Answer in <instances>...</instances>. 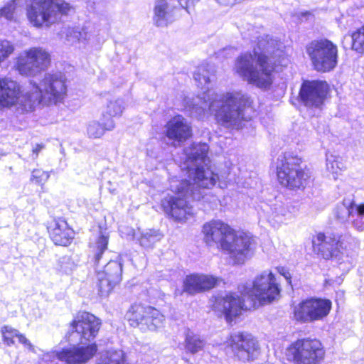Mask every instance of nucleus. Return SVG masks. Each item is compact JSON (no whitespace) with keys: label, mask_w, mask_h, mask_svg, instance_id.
I'll return each mask as SVG.
<instances>
[{"label":"nucleus","mask_w":364,"mask_h":364,"mask_svg":"<svg viewBox=\"0 0 364 364\" xmlns=\"http://www.w3.org/2000/svg\"><path fill=\"white\" fill-rule=\"evenodd\" d=\"M353 224L355 226V228H357L358 230H364V221H362V220H354L353 221Z\"/></svg>","instance_id":"41"},{"label":"nucleus","mask_w":364,"mask_h":364,"mask_svg":"<svg viewBox=\"0 0 364 364\" xmlns=\"http://www.w3.org/2000/svg\"><path fill=\"white\" fill-rule=\"evenodd\" d=\"M70 9L69 4L64 0H33L27 9V16L34 26H49Z\"/></svg>","instance_id":"8"},{"label":"nucleus","mask_w":364,"mask_h":364,"mask_svg":"<svg viewBox=\"0 0 364 364\" xmlns=\"http://www.w3.org/2000/svg\"><path fill=\"white\" fill-rule=\"evenodd\" d=\"M256 247L257 242L252 235L246 232L238 235L235 230V235L230 239L231 250H225V253L230 254L235 259L243 262L254 255Z\"/></svg>","instance_id":"21"},{"label":"nucleus","mask_w":364,"mask_h":364,"mask_svg":"<svg viewBox=\"0 0 364 364\" xmlns=\"http://www.w3.org/2000/svg\"><path fill=\"white\" fill-rule=\"evenodd\" d=\"M232 116L233 115H228V114L223 115V122H225V123H228V122L229 121V119H231Z\"/></svg>","instance_id":"44"},{"label":"nucleus","mask_w":364,"mask_h":364,"mask_svg":"<svg viewBox=\"0 0 364 364\" xmlns=\"http://www.w3.org/2000/svg\"><path fill=\"white\" fill-rule=\"evenodd\" d=\"M173 9L166 0H157L154 7V21L156 26L163 27L172 21Z\"/></svg>","instance_id":"27"},{"label":"nucleus","mask_w":364,"mask_h":364,"mask_svg":"<svg viewBox=\"0 0 364 364\" xmlns=\"http://www.w3.org/2000/svg\"><path fill=\"white\" fill-rule=\"evenodd\" d=\"M124 318L129 326L141 332H158L164 327L166 317L153 306L134 302L128 308Z\"/></svg>","instance_id":"7"},{"label":"nucleus","mask_w":364,"mask_h":364,"mask_svg":"<svg viewBox=\"0 0 364 364\" xmlns=\"http://www.w3.org/2000/svg\"><path fill=\"white\" fill-rule=\"evenodd\" d=\"M306 53L314 69L318 72H330L337 66L338 46L326 38L311 41L306 47Z\"/></svg>","instance_id":"10"},{"label":"nucleus","mask_w":364,"mask_h":364,"mask_svg":"<svg viewBox=\"0 0 364 364\" xmlns=\"http://www.w3.org/2000/svg\"><path fill=\"white\" fill-rule=\"evenodd\" d=\"M206 342L196 333H194L190 329H188L185 333L184 347L186 352L191 354H196L203 350L205 346Z\"/></svg>","instance_id":"29"},{"label":"nucleus","mask_w":364,"mask_h":364,"mask_svg":"<svg viewBox=\"0 0 364 364\" xmlns=\"http://www.w3.org/2000/svg\"><path fill=\"white\" fill-rule=\"evenodd\" d=\"M187 191L178 189L175 196L162 199L161 208L166 215L176 222H185L193 215V208L187 200Z\"/></svg>","instance_id":"16"},{"label":"nucleus","mask_w":364,"mask_h":364,"mask_svg":"<svg viewBox=\"0 0 364 364\" xmlns=\"http://www.w3.org/2000/svg\"><path fill=\"white\" fill-rule=\"evenodd\" d=\"M97 364H127L125 356L117 350L107 351L101 355Z\"/></svg>","instance_id":"31"},{"label":"nucleus","mask_w":364,"mask_h":364,"mask_svg":"<svg viewBox=\"0 0 364 364\" xmlns=\"http://www.w3.org/2000/svg\"><path fill=\"white\" fill-rule=\"evenodd\" d=\"M109 236L105 234L100 235L95 242H90L89 258L95 265H99L105 252L108 248Z\"/></svg>","instance_id":"28"},{"label":"nucleus","mask_w":364,"mask_h":364,"mask_svg":"<svg viewBox=\"0 0 364 364\" xmlns=\"http://www.w3.org/2000/svg\"><path fill=\"white\" fill-rule=\"evenodd\" d=\"M21 93L19 84L10 78L0 79V109L10 108L18 101Z\"/></svg>","instance_id":"24"},{"label":"nucleus","mask_w":364,"mask_h":364,"mask_svg":"<svg viewBox=\"0 0 364 364\" xmlns=\"http://www.w3.org/2000/svg\"><path fill=\"white\" fill-rule=\"evenodd\" d=\"M45 148L43 144H36L32 149V154L34 155L35 158H37L39 152Z\"/></svg>","instance_id":"39"},{"label":"nucleus","mask_w":364,"mask_h":364,"mask_svg":"<svg viewBox=\"0 0 364 364\" xmlns=\"http://www.w3.org/2000/svg\"><path fill=\"white\" fill-rule=\"evenodd\" d=\"M286 359L293 364H321L326 356L322 341L316 338H301L291 342L286 349Z\"/></svg>","instance_id":"6"},{"label":"nucleus","mask_w":364,"mask_h":364,"mask_svg":"<svg viewBox=\"0 0 364 364\" xmlns=\"http://www.w3.org/2000/svg\"><path fill=\"white\" fill-rule=\"evenodd\" d=\"M102 320L86 310H79L68 323L65 333L68 341L75 335L80 343L48 353L43 358L46 364H87L97 353L98 346L93 341L102 327Z\"/></svg>","instance_id":"1"},{"label":"nucleus","mask_w":364,"mask_h":364,"mask_svg":"<svg viewBox=\"0 0 364 364\" xmlns=\"http://www.w3.org/2000/svg\"><path fill=\"white\" fill-rule=\"evenodd\" d=\"M224 346L235 360L243 363L255 360L260 350L257 338L245 331L230 333L224 342Z\"/></svg>","instance_id":"9"},{"label":"nucleus","mask_w":364,"mask_h":364,"mask_svg":"<svg viewBox=\"0 0 364 364\" xmlns=\"http://www.w3.org/2000/svg\"><path fill=\"white\" fill-rule=\"evenodd\" d=\"M108 107L109 108V112H113L114 114L122 113L124 110L123 102L121 100L110 102Z\"/></svg>","instance_id":"37"},{"label":"nucleus","mask_w":364,"mask_h":364,"mask_svg":"<svg viewBox=\"0 0 364 364\" xmlns=\"http://www.w3.org/2000/svg\"><path fill=\"white\" fill-rule=\"evenodd\" d=\"M328 90L326 82L304 81L301 87L299 96L304 105L309 108L321 109Z\"/></svg>","instance_id":"19"},{"label":"nucleus","mask_w":364,"mask_h":364,"mask_svg":"<svg viewBox=\"0 0 364 364\" xmlns=\"http://www.w3.org/2000/svg\"><path fill=\"white\" fill-rule=\"evenodd\" d=\"M312 251L321 259L333 260L342 255V250L345 249L343 242L335 237L328 240L323 232H316L311 238Z\"/></svg>","instance_id":"18"},{"label":"nucleus","mask_w":364,"mask_h":364,"mask_svg":"<svg viewBox=\"0 0 364 364\" xmlns=\"http://www.w3.org/2000/svg\"><path fill=\"white\" fill-rule=\"evenodd\" d=\"M352 48L360 53H364V25L352 33Z\"/></svg>","instance_id":"33"},{"label":"nucleus","mask_w":364,"mask_h":364,"mask_svg":"<svg viewBox=\"0 0 364 364\" xmlns=\"http://www.w3.org/2000/svg\"><path fill=\"white\" fill-rule=\"evenodd\" d=\"M332 309L329 299L309 297L301 301L293 309V318L299 323H313L328 316Z\"/></svg>","instance_id":"12"},{"label":"nucleus","mask_w":364,"mask_h":364,"mask_svg":"<svg viewBox=\"0 0 364 364\" xmlns=\"http://www.w3.org/2000/svg\"><path fill=\"white\" fill-rule=\"evenodd\" d=\"M246 291L248 292V299L255 301L258 308L273 301L279 296L280 287L272 272H263L255 277L252 288Z\"/></svg>","instance_id":"13"},{"label":"nucleus","mask_w":364,"mask_h":364,"mask_svg":"<svg viewBox=\"0 0 364 364\" xmlns=\"http://www.w3.org/2000/svg\"><path fill=\"white\" fill-rule=\"evenodd\" d=\"M16 7V0L8 1L1 9H0V18H4L9 21L14 20L15 17Z\"/></svg>","instance_id":"34"},{"label":"nucleus","mask_w":364,"mask_h":364,"mask_svg":"<svg viewBox=\"0 0 364 364\" xmlns=\"http://www.w3.org/2000/svg\"><path fill=\"white\" fill-rule=\"evenodd\" d=\"M49 175L47 172L41 169H34L32 171L31 181L38 184L43 185L48 178Z\"/></svg>","instance_id":"36"},{"label":"nucleus","mask_w":364,"mask_h":364,"mask_svg":"<svg viewBox=\"0 0 364 364\" xmlns=\"http://www.w3.org/2000/svg\"><path fill=\"white\" fill-rule=\"evenodd\" d=\"M194 184L200 189H211L219 179L218 173L208 167L203 166H196L193 172Z\"/></svg>","instance_id":"25"},{"label":"nucleus","mask_w":364,"mask_h":364,"mask_svg":"<svg viewBox=\"0 0 364 364\" xmlns=\"http://www.w3.org/2000/svg\"><path fill=\"white\" fill-rule=\"evenodd\" d=\"M2 342L7 346H11L15 344V338H17L18 342L23 344L26 348L31 351H34V346L26 338V337L18 331L16 328H13L9 325H4L0 330Z\"/></svg>","instance_id":"26"},{"label":"nucleus","mask_w":364,"mask_h":364,"mask_svg":"<svg viewBox=\"0 0 364 364\" xmlns=\"http://www.w3.org/2000/svg\"><path fill=\"white\" fill-rule=\"evenodd\" d=\"M214 69L209 65L198 66L193 74L197 86L202 92L193 97H186L183 100L185 110L197 114L210 112L211 114H242L245 107L251 104L250 99L239 94L220 95L210 89L211 76Z\"/></svg>","instance_id":"3"},{"label":"nucleus","mask_w":364,"mask_h":364,"mask_svg":"<svg viewBox=\"0 0 364 364\" xmlns=\"http://www.w3.org/2000/svg\"><path fill=\"white\" fill-rule=\"evenodd\" d=\"M65 92V79L62 73L46 74L39 85H33L31 93L26 100L24 109L27 112H33L41 103L57 102Z\"/></svg>","instance_id":"5"},{"label":"nucleus","mask_w":364,"mask_h":364,"mask_svg":"<svg viewBox=\"0 0 364 364\" xmlns=\"http://www.w3.org/2000/svg\"><path fill=\"white\" fill-rule=\"evenodd\" d=\"M219 4L228 6L235 4L234 0H216Z\"/></svg>","instance_id":"42"},{"label":"nucleus","mask_w":364,"mask_h":364,"mask_svg":"<svg viewBox=\"0 0 364 364\" xmlns=\"http://www.w3.org/2000/svg\"><path fill=\"white\" fill-rule=\"evenodd\" d=\"M309 15H310V13H309V12H305V13L302 12V13H301L300 16L301 17H306V16H309Z\"/></svg>","instance_id":"45"},{"label":"nucleus","mask_w":364,"mask_h":364,"mask_svg":"<svg viewBox=\"0 0 364 364\" xmlns=\"http://www.w3.org/2000/svg\"><path fill=\"white\" fill-rule=\"evenodd\" d=\"M220 279L212 274H191L183 282V291L194 295L211 290L219 284Z\"/></svg>","instance_id":"22"},{"label":"nucleus","mask_w":364,"mask_h":364,"mask_svg":"<svg viewBox=\"0 0 364 364\" xmlns=\"http://www.w3.org/2000/svg\"><path fill=\"white\" fill-rule=\"evenodd\" d=\"M356 205L353 200L350 202L348 205L346 206V209L348 210V217H350L353 215L354 211L356 210Z\"/></svg>","instance_id":"40"},{"label":"nucleus","mask_w":364,"mask_h":364,"mask_svg":"<svg viewBox=\"0 0 364 364\" xmlns=\"http://www.w3.org/2000/svg\"><path fill=\"white\" fill-rule=\"evenodd\" d=\"M165 135L173 142L181 144L193 136L191 123L181 115H174L165 125Z\"/></svg>","instance_id":"23"},{"label":"nucleus","mask_w":364,"mask_h":364,"mask_svg":"<svg viewBox=\"0 0 364 364\" xmlns=\"http://www.w3.org/2000/svg\"><path fill=\"white\" fill-rule=\"evenodd\" d=\"M356 211L360 215H364V203H361L356 206Z\"/></svg>","instance_id":"43"},{"label":"nucleus","mask_w":364,"mask_h":364,"mask_svg":"<svg viewBox=\"0 0 364 364\" xmlns=\"http://www.w3.org/2000/svg\"><path fill=\"white\" fill-rule=\"evenodd\" d=\"M304 159L292 153H284L274 166L276 179L279 186L287 190L303 191L312 178L310 168L304 164Z\"/></svg>","instance_id":"4"},{"label":"nucleus","mask_w":364,"mask_h":364,"mask_svg":"<svg viewBox=\"0 0 364 364\" xmlns=\"http://www.w3.org/2000/svg\"><path fill=\"white\" fill-rule=\"evenodd\" d=\"M282 43L269 36H260L253 53H245L235 60L234 70L245 81L261 89L270 87L277 64L284 60Z\"/></svg>","instance_id":"2"},{"label":"nucleus","mask_w":364,"mask_h":364,"mask_svg":"<svg viewBox=\"0 0 364 364\" xmlns=\"http://www.w3.org/2000/svg\"><path fill=\"white\" fill-rule=\"evenodd\" d=\"M14 46L7 40H0V63L7 59L14 51Z\"/></svg>","instance_id":"35"},{"label":"nucleus","mask_w":364,"mask_h":364,"mask_svg":"<svg viewBox=\"0 0 364 364\" xmlns=\"http://www.w3.org/2000/svg\"><path fill=\"white\" fill-rule=\"evenodd\" d=\"M50 55L41 47H32L21 52L16 58L14 68L22 76L34 77L46 70Z\"/></svg>","instance_id":"11"},{"label":"nucleus","mask_w":364,"mask_h":364,"mask_svg":"<svg viewBox=\"0 0 364 364\" xmlns=\"http://www.w3.org/2000/svg\"><path fill=\"white\" fill-rule=\"evenodd\" d=\"M202 233L208 246L215 245L223 252L231 250L230 239L235 235V229L228 223L220 220H211L203 224Z\"/></svg>","instance_id":"15"},{"label":"nucleus","mask_w":364,"mask_h":364,"mask_svg":"<svg viewBox=\"0 0 364 364\" xmlns=\"http://www.w3.org/2000/svg\"><path fill=\"white\" fill-rule=\"evenodd\" d=\"M226 126H227V127H232V128H234V125H233V124H230V125H229V124H227Z\"/></svg>","instance_id":"46"},{"label":"nucleus","mask_w":364,"mask_h":364,"mask_svg":"<svg viewBox=\"0 0 364 364\" xmlns=\"http://www.w3.org/2000/svg\"><path fill=\"white\" fill-rule=\"evenodd\" d=\"M215 304L220 307L228 323H231L244 312L257 309V304L248 299V292L246 290L241 295L233 291L228 292L224 296L217 299Z\"/></svg>","instance_id":"14"},{"label":"nucleus","mask_w":364,"mask_h":364,"mask_svg":"<svg viewBox=\"0 0 364 364\" xmlns=\"http://www.w3.org/2000/svg\"><path fill=\"white\" fill-rule=\"evenodd\" d=\"M114 125L112 122L107 124L105 123L94 122L90 124L87 127V136L91 139H100L105 134L106 131L112 129Z\"/></svg>","instance_id":"30"},{"label":"nucleus","mask_w":364,"mask_h":364,"mask_svg":"<svg viewBox=\"0 0 364 364\" xmlns=\"http://www.w3.org/2000/svg\"><path fill=\"white\" fill-rule=\"evenodd\" d=\"M123 265L117 260L109 261L102 271L97 272V290L101 297H107L122 280Z\"/></svg>","instance_id":"17"},{"label":"nucleus","mask_w":364,"mask_h":364,"mask_svg":"<svg viewBox=\"0 0 364 364\" xmlns=\"http://www.w3.org/2000/svg\"><path fill=\"white\" fill-rule=\"evenodd\" d=\"M48 237L55 246L68 247L74 241L75 232L63 217L53 218L46 224Z\"/></svg>","instance_id":"20"},{"label":"nucleus","mask_w":364,"mask_h":364,"mask_svg":"<svg viewBox=\"0 0 364 364\" xmlns=\"http://www.w3.org/2000/svg\"><path fill=\"white\" fill-rule=\"evenodd\" d=\"M277 271L282 275L288 282L289 284L291 283V275L290 272L282 266H278L276 267Z\"/></svg>","instance_id":"38"},{"label":"nucleus","mask_w":364,"mask_h":364,"mask_svg":"<svg viewBox=\"0 0 364 364\" xmlns=\"http://www.w3.org/2000/svg\"><path fill=\"white\" fill-rule=\"evenodd\" d=\"M65 37L68 42L74 43L86 41L88 38V33L84 28H68L65 32Z\"/></svg>","instance_id":"32"}]
</instances>
